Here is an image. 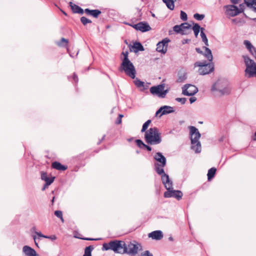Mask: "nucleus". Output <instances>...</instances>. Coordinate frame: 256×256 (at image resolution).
<instances>
[{"label": "nucleus", "mask_w": 256, "mask_h": 256, "mask_svg": "<svg viewBox=\"0 0 256 256\" xmlns=\"http://www.w3.org/2000/svg\"><path fill=\"white\" fill-rule=\"evenodd\" d=\"M194 17L195 19H196L198 20H202L204 18V15L202 14H199L198 13H196L194 14Z\"/></svg>", "instance_id": "obj_38"}, {"label": "nucleus", "mask_w": 256, "mask_h": 256, "mask_svg": "<svg viewBox=\"0 0 256 256\" xmlns=\"http://www.w3.org/2000/svg\"><path fill=\"white\" fill-rule=\"evenodd\" d=\"M136 145L140 148H143L145 144H144L141 140L139 139L136 140Z\"/></svg>", "instance_id": "obj_41"}, {"label": "nucleus", "mask_w": 256, "mask_h": 256, "mask_svg": "<svg viewBox=\"0 0 256 256\" xmlns=\"http://www.w3.org/2000/svg\"><path fill=\"white\" fill-rule=\"evenodd\" d=\"M145 142L148 144H160L162 142L161 133L156 127L150 128L144 134Z\"/></svg>", "instance_id": "obj_2"}, {"label": "nucleus", "mask_w": 256, "mask_h": 256, "mask_svg": "<svg viewBox=\"0 0 256 256\" xmlns=\"http://www.w3.org/2000/svg\"><path fill=\"white\" fill-rule=\"evenodd\" d=\"M204 28H202V32H200V35L202 38V40L204 43L205 45L206 46H208V40L206 38V34L204 32Z\"/></svg>", "instance_id": "obj_32"}, {"label": "nucleus", "mask_w": 256, "mask_h": 256, "mask_svg": "<svg viewBox=\"0 0 256 256\" xmlns=\"http://www.w3.org/2000/svg\"><path fill=\"white\" fill-rule=\"evenodd\" d=\"M202 48L205 50L204 53L199 48H196V50L198 53L204 55L208 61L212 62V60L213 56L211 50L206 46H203Z\"/></svg>", "instance_id": "obj_17"}, {"label": "nucleus", "mask_w": 256, "mask_h": 256, "mask_svg": "<svg viewBox=\"0 0 256 256\" xmlns=\"http://www.w3.org/2000/svg\"><path fill=\"white\" fill-rule=\"evenodd\" d=\"M134 28L136 30H139L141 32H146L151 30L150 25L146 22H142L135 24H129Z\"/></svg>", "instance_id": "obj_15"}, {"label": "nucleus", "mask_w": 256, "mask_h": 256, "mask_svg": "<svg viewBox=\"0 0 256 256\" xmlns=\"http://www.w3.org/2000/svg\"><path fill=\"white\" fill-rule=\"evenodd\" d=\"M80 22L83 25L86 26L88 24L92 23V22L91 20L88 19L85 16H82L80 18Z\"/></svg>", "instance_id": "obj_36"}, {"label": "nucleus", "mask_w": 256, "mask_h": 256, "mask_svg": "<svg viewBox=\"0 0 256 256\" xmlns=\"http://www.w3.org/2000/svg\"><path fill=\"white\" fill-rule=\"evenodd\" d=\"M162 114L159 116L160 117L162 116V115L169 114L174 112V108L172 106H162Z\"/></svg>", "instance_id": "obj_24"}, {"label": "nucleus", "mask_w": 256, "mask_h": 256, "mask_svg": "<svg viewBox=\"0 0 256 256\" xmlns=\"http://www.w3.org/2000/svg\"><path fill=\"white\" fill-rule=\"evenodd\" d=\"M244 4H240V8H238V9H240L241 8H242L243 10H244Z\"/></svg>", "instance_id": "obj_61"}, {"label": "nucleus", "mask_w": 256, "mask_h": 256, "mask_svg": "<svg viewBox=\"0 0 256 256\" xmlns=\"http://www.w3.org/2000/svg\"><path fill=\"white\" fill-rule=\"evenodd\" d=\"M182 93L184 96H192L198 92V88L191 84H186L182 88Z\"/></svg>", "instance_id": "obj_13"}, {"label": "nucleus", "mask_w": 256, "mask_h": 256, "mask_svg": "<svg viewBox=\"0 0 256 256\" xmlns=\"http://www.w3.org/2000/svg\"><path fill=\"white\" fill-rule=\"evenodd\" d=\"M144 148H145L147 150H148L149 152L152 150V148L147 144H145Z\"/></svg>", "instance_id": "obj_53"}, {"label": "nucleus", "mask_w": 256, "mask_h": 256, "mask_svg": "<svg viewBox=\"0 0 256 256\" xmlns=\"http://www.w3.org/2000/svg\"><path fill=\"white\" fill-rule=\"evenodd\" d=\"M190 41V40L188 39H184V40H182V44H186L188 43Z\"/></svg>", "instance_id": "obj_56"}, {"label": "nucleus", "mask_w": 256, "mask_h": 256, "mask_svg": "<svg viewBox=\"0 0 256 256\" xmlns=\"http://www.w3.org/2000/svg\"><path fill=\"white\" fill-rule=\"evenodd\" d=\"M248 50L251 53V54L256 58V48H255L253 46V48L249 49Z\"/></svg>", "instance_id": "obj_46"}, {"label": "nucleus", "mask_w": 256, "mask_h": 256, "mask_svg": "<svg viewBox=\"0 0 256 256\" xmlns=\"http://www.w3.org/2000/svg\"><path fill=\"white\" fill-rule=\"evenodd\" d=\"M165 88L164 84H160L156 86H152L150 91L153 95H156L159 98H164L168 92V90H164Z\"/></svg>", "instance_id": "obj_9"}, {"label": "nucleus", "mask_w": 256, "mask_h": 256, "mask_svg": "<svg viewBox=\"0 0 256 256\" xmlns=\"http://www.w3.org/2000/svg\"><path fill=\"white\" fill-rule=\"evenodd\" d=\"M189 129L192 144L191 148L196 153H199L202 150L201 144L199 141L201 134L195 126H190Z\"/></svg>", "instance_id": "obj_4"}, {"label": "nucleus", "mask_w": 256, "mask_h": 256, "mask_svg": "<svg viewBox=\"0 0 256 256\" xmlns=\"http://www.w3.org/2000/svg\"><path fill=\"white\" fill-rule=\"evenodd\" d=\"M232 22H235V23H236V22H238V20H237V19H236V18H235V19H233V20H232Z\"/></svg>", "instance_id": "obj_63"}, {"label": "nucleus", "mask_w": 256, "mask_h": 256, "mask_svg": "<svg viewBox=\"0 0 256 256\" xmlns=\"http://www.w3.org/2000/svg\"><path fill=\"white\" fill-rule=\"evenodd\" d=\"M154 158L158 162L154 164V170L158 174L164 173V168L166 164V158L163 156L162 154L160 152L156 153L154 156Z\"/></svg>", "instance_id": "obj_6"}, {"label": "nucleus", "mask_w": 256, "mask_h": 256, "mask_svg": "<svg viewBox=\"0 0 256 256\" xmlns=\"http://www.w3.org/2000/svg\"><path fill=\"white\" fill-rule=\"evenodd\" d=\"M196 100V98L195 97H191L190 98V104L194 102Z\"/></svg>", "instance_id": "obj_55"}, {"label": "nucleus", "mask_w": 256, "mask_h": 256, "mask_svg": "<svg viewBox=\"0 0 256 256\" xmlns=\"http://www.w3.org/2000/svg\"><path fill=\"white\" fill-rule=\"evenodd\" d=\"M248 7L249 8H250L252 9L253 12H256V2H254V4H252V6H248ZM251 20H252L254 21H256V18H251Z\"/></svg>", "instance_id": "obj_43"}, {"label": "nucleus", "mask_w": 256, "mask_h": 256, "mask_svg": "<svg viewBox=\"0 0 256 256\" xmlns=\"http://www.w3.org/2000/svg\"><path fill=\"white\" fill-rule=\"evenodd\" d=\"M132 48H133V50L134 52H137L138 51L144 50L143 46L140 42H135Z\"/></svg>", "instance_id": "obj_25"}, {"label": "nucleus", "mask_w": 256, "mask_h": 256, "mask_svg": "<svg viewBox=\"0 0 256 256\" xmlns=\"http://www.w3.org/2000/svg\"><path fill=\"white\" fill-rule=\"evenodd\" d=\"M216 171V169L215 168H212L208 170L207 176L208 181L210 180L214 176Z\"/></svg>", "instance_id": "obj_28"}, {"label": "nucleus", "mask_w": 256, "mask_h": 256, "mask_svg": "<svg viewBox=\"0 0 256 256\" xmlns=\"http://www.w3.org/2000/svg\"><path fill=\"white\" fill-rule=\"evenodd\" d=\"M152 120H148L146 122L142 125V128L141 130V132H146V130L150 125V124L151 123Z\"/></svg>", "instance_id": "obj_35"}, {"label": "nucleus", "mask_w": 256, "mask_h": 256, "mask_svg": "<svg viewBox=\"0 0 256 256\" xmlns=\"http://www.w3.org/2000/svg\"><path fill=\"white\" fill-rule=\"evenodd\" d=\"M49 238V239H50L52 240H56V237L54 235H52V236H48V238Z\"/></svg>", "instance_id": "obj_54"}, {"label": "nucleus", "mask_w": 256, "mask_h": 256, "mask_svg": "<svg viewBox=\"0 0 256 256\" xmlns=\"http://www.w3.org/2000/svg\"><path fill=\"white\" fill-rule=\"evenodd\" d=\"M82 239L86 240H100V238H82Z\"/></svg>", "instance_id": "obj_52"}, {"label": "nucleus", "mask_w": 256, "mask_h": 256, "mask_svg": "<svg viewBox=\"0 0 256 256\" xmlns=\"http://www.w3.org/2000/svg\"><path fill=\"white\" fill-rule=\"evenodd\" d=\"M122 54L124 55V58L122 61L130 60L128 58V51L123 52Z\"/></svg>", "instance_id": "obj_44"}, {"label": "nucleus", "mask_w": 256, "mask_h": 256, "mask_svg": "<svg viewBox=\"0 0 256 256\" xmlns=\"http://www.w3.org/2000/svg\"><path fill=\"white\" fill-rule=\"evenodd\" d=\"M180 17L184 21H186L188 19L187 14L182 10L180 11Z\"/></svg>", "instance_id": "obj_40"}, {"label": "nucleus", "mask_w": 256, "mask_h": 256, "mask_svg": "<svg viewBox=\"0 0 256 256\" xmlns=\"http://www.w3.org/2000/svg\"><path fill=\"white\" fill-rule=\"evenodd\" d=\"M34 240L35 244H36L38 247V242H36V236H34Z\"/></svg>", "instance_id": "obj_60"}, {"label": "nucleus", "mask_w": 256, "mask_h": 256, "mask_svg": "<svg viewBox=\"0 0 256 256\" xmlns=\"http://www.w3.org/2000/svg\"><path fill=\"white\" fill-rule=\"evenodd\" d=\"M224 8H226V14L229 16H235L241 12H243V9L241 8L238 9V6L233 5H226L224 6Z\"/></svg>", "instance_id": "obj_10"}, {"label": "nucleus", "mask_w": 256, "mask_h": 256, "mask_svg": "<svg viewBox=\"0 0 256 256\" xmlns=\"http://www.w3.org/2000/svg\"><path fill=\"white\" fill-rule=\"evenodd\" d=\"M134 79L135 80H134V83L137 88H143V90L145 89V88H144V82L141 81L138 78H135Z\"/></svg>", "instance_id": "obj_30"}, {"label": "nucleus", "mask_w": 256, "mask_h": 256, "mask_svg": "<svg viewBox=\"0 0 256 256\" xmlns=\"http://www.w3.org/2000/svg\"><path fill=\"white\" fill-rule=\"evenodd\" d=\"M36 234L39 236L41 238H47L48 236H44L40 232H36Z\"/></svg>", "instance_id": "obj_50"}, {"label": "nucleus", "mask_w": 256, "mask_h": 256, "mask_svg": "<svg viewBox=\"0 0 256 256\" xmlns=\"http://www.w3.org/2000/svg\"><path fill=\"white\" fill-rule=\"evenodd\" d=\"M69 5L73 12L79 14H83L84 10L80 6L73 4L72 2H70Z\"/></svg>", "instance_id": "obj_21"}, {"label": "nucleus", "mask_w": 256, "mask_h": 256, "mask_svg": "<svg viewBox=\"0 0 256 256\" xmlns=\"http://www.w3.org/2000/svg\"><path fill=\"white\" fill-rule=\"evenodd\" d=\"M120 71H124L132 79L136 77V70L133 64L130 60L122 61L119 68Z\"/></svg>", "instance_id": "obj_7"}, {"label": "nucleus", "mask_w": 256, "mask_h": 256, "mask_svg": "<svg viewBox=\"0 0 256 256\" xmlns=\"http://www.w3.org/2000/svg\"><path fill=\"white\" fill-rule=\"evenodd\" d=\"M72 78H73L75 82H78V76L75 73L74 74Z\"/></svg>", "instance_id": "obj_51"}, {"label": "nucleus", "mask_w": 256, "mask_h": 256, "mask_svg": "<svg viewBox=\"0 0 256 256\" xmlns=\"http://www.w3.org/2000/svg\"><path fill=\"white\" fill-rule=\"evenodd\" d=\"M211 90L216 96H222L229 95L231 92V88L227 80L219 79L212 84Z\"/></svg>", "instance_id": "obj_1"}, {"label": "nucleus", "mask_w": 256, "mask_h": 256, "mask_svg": "<svg viewBox=\"0 0 256 256\" xmlns=\"http://www.w3.org/2000/svg\"><path fill=\"white\" fill-rule=\"evenodd\" d=\"M54 196H53L52 198V200H51V202H52V204H53L54 202Z\"/></svg>", "instance_id": "obj_62"}, {"label": "nucleus", "mask_w": 256, "mask_h": 256, "mask_svg": "<svg viewBox=\"0 0 256 256\" xmlns=\"http://www.w3.org/2000/svg\"><path fill=\"white\" fill-rule=\"evenodd\" d=\"M176 0H162V2L166 5V7L170 10H172L174 8V2Z\"/></svg>", "instance_id": "obj_26"}, {"label": "nucleus", "mask_w": 256, "mask_h": 256, "mask_svg": "<svg viewBox=\"0 0 256 256\" xmlns=\"http://www.w3.org/2000/svg\"><path fill=\"white\" fill-rule=\"evenodd\" d=\"M204 28H200V26L198 24H194V26L192 27V30H194L195 36L196 38L198 34V33L200 31L202 32V30Z\"/></svg>", "instance_id": "obj_29"}, {"label": "nucleus", "mask_w": 256, "mask_h": 256, "mask_svg": "<svg viewBox=\"0 0 256 256\" xmlns=\"http://www.w3.org/2000/svg\"><path fill=\"white\" fill-rule=\"evenodd\" d=\"M244 4L247 6H252L254 2H256V0H244Z\"/></svg>", "instance_id": "obj_42"}, {"label": "nucleus", "mask_w": 256, "mask_h": 256, "mask_svg": "<svg viewBox=\"0 0 256 256\" xmlns=\"http://www.w3.org/2000/svg\"><path fill=\"white\" fill-rule=\"evenodd\" d=\"M138 244H128V248H127L126 252L130 255H134L138 253Z\"/></svg>", "instance_id": "obj_19"}, {"label": "nucleus", "mask_w": 256, "mask_h": 256, "mask_svg": "<svg viewBox=\"0 0 256 256\" xmlns=\"http://www.w3.org/2000/svg\"><path fill=\"white\" fill-rule=\"evenodd\" d=\"M231 2L234 4H237L239 0H230Z\"/></svg>", "instance_id": "obj_59"}, {"label": "nucleus", "mask_w": 256, "mask_h": 256, "mask_svg": "<svg viewBox=\"0 0 256 256\" xmlns=\"http://www.w3.org/2000/svg\"><path fill=\"white\" fill-rule=\"evenodd\" d=\"M52 168L56 169L57 170L62 171L66 170L68 168L67 166L62 165L58 162H53L52 163Z\"/></svg>", "instance_id": "obj_23"}, {"label": "nucleus", "mask_w": 256, "mask_h": 256, "mask_svg": "<svg viewBox=\"0 0 256 256\" xmlns=\"http://www.w3.org/2000/svg\"><path fill=\"white\" fill-rule=\"evenodd\" d=\"M140 256H153V255L148 250H146Z\"/></svg>", "instance_id": "obj_47"}, {"label": "nucleus", "mask_w": 256, "mask_h": 256, "mask_svg": "<svg viewBox=\"0 0 256 256\" xmlns=\"http://www.w3.org/2000/svg\"><path fill=\"white\" fill-rule=\"evenodd\" d=\"M102 249V250H111L116 253L124 254L126 252L127 247L124 242L116 240L104 243Z\"/></svg>", "instance_id": "obj_3"}, {"label": "nucleus", "mask_w": 256, "mask_h": 256, "mask_svg": "<svg viewBox=\"0 0 256 256\" xmlns=\"http://www.w3.org/2000/svg\"><path fill=\"white\" fill-rule=\"evenodd\" d=\"M176 100L180 102L182 104H184L186 103V98H176Z\"/></svg>", "instance_id": "obj_45"}, {"label": "nucleus", "mask_w": 256, "mask_h": 256, "mask_svg": "<svg viewBox=\"0 0 256 256\" xmlns=\"http://www.w3.org/2000/svg\"><path fill=\"white\" fill-rule=\"evenodd\" d=\"M84 12L86 14L92 16L96 18H98V16L101 14V12L98 10H91L88 8L85 9Z\"/></svg>", "instance_id": "obj_22"}, {"label": "nucleus", "mask_w": 256, "mask_h": 256, "mask_svg": "<svg viewBox=\"0 0 256 256\" xmlns=\"http://www.w3.org/2000/svg\"><path fill=\"white\" fill-rule=\"evenodd\" d=\"M122 122V120L118 118L116 123L118 124H121Z\"/></svg>", "instance_id": "obj_57"}, {"label": "nucleus", "mask_w": 256, "mask_h": 256, "mask_svg": "<svg viewBox=\"0 0 256 256\" xmlns=\"http://www.w3.org/2000/svg\"><path fill=\"white\" fill-rule=\"evenodd\" d=\"M244 44L248 50L250 48H253V46L252 44L250 41L245 40L244 42Z\"/></svg>", "instance_id": "obj_39"}, {"label": "nucleus", "mask_w": 256, "mask_h": 256, "mask_svg": "<svg viewBox=\"0 0 256 256\" xmlns=\"http://www.w3.org/2000/svg\"><path fill=\"white\" fill-rule=\"evenodd\" d=\"M161 176V180L162 183L164 186L165 188L167 189H170V188H172L173 186V182L172 180H170L168 175L164 172V173H162L161 174H158Z\"/></svg>", "instance_id": "obj_16"}, {"label": "nucleus", "mask_w": 256, "mask_h": 256, "mask_svg": "<svg viewBox=\"0 0 256 256\" xmlns=\"http://www.w3.org/2000/svg\"><path fill=\"white\" fill-rule=\"evenodd\" d=\"M191 28V25L187 22L181 24L180 25H176L173 27L174 31L176 34H180L182 35L187 34Z\"/></svg>", "instance_id": "obj_11"}, {"label": "nucleus", "mask_w": 256, "mask_h": 256, "mask_svg": "<svg viewBox=\"0 0 256 256\" xmlns=\"http://www.w3.org/2000/svg\"><path fill=\"white\" fill-rule=\"evenodd\" d=\"M54 214L58 218H60L62 222H64V220L62 217V212L61 210H56L54 212Z\"/></svg>", "instance_id": "obj_37"}, {"label": "nucleus", "mask_w": 256, "mask_h": 256, "mask_svg": "<svg viewBox=\"0 0 256 256\" xmlns=\"http://www.w3.org/2000/svg\"><path fill=\"white\" fill-rule=\"evenodd\" d=\"M68 42V40L62 38L60 42H56V44L60 46L66 47L67 46Z\"/></svg>", "instance_id": "obj_31"}, {"label": "nucleus", "mask_w": 256, "mask_h": 256, "mask_svg": "<svg viewBox=\"0 0 256 256\" xmlns=\"http://www.w3.org/2000/svg\"><path fill=\"white\" fill-rule=\"evenodd\" d=\"M50 182H48L47 183H46L44 186L42 187V190H46V188H47L48 187V186H49L50 185Z\"/></svg>", "instance_id": "obj_49"}, {"label": "nucleus", "mask_w": 256, "mask_h": 256, "mask_svg": "<svg viewBox=\"0 0 256 256\" xmlns=\"http://www.w3.org/2000/svg\"><path fill=\"white\" fill-rule=\"evenodd\" d=\"M162 106H161L156 112V116H158V115L160 114H162Z\"/></svg>", "instance_id": "obj_48"}, {"label": "nucleus", "mask_w": 256, "mask_h": 256, "mask_svg": "<svg viewBox=\"0 0 256 256\" xmlns=\"http://www.w3.org/2000/svg\"><path fill=\"white\" fill-rule=\"evenodd\" d=\"M41 178L42 180L45 181L46 183H47L48 182H50V184H52L54 181L55 177L53 176L51 178H48L46 172H42L41 173Z\"/></svg>", "instance_id": "obj_27"}, {"label": "nucleus", "mask_w": 256, "mask_h": 256, "mask_svg": "<svg viewBox=\"0 0 256 256\" xmlns=\"http://www.w3.org/2000/svg\"><path fill=\"white\" fill-rule=\"evenodd\" d=\"M106 137V135H104L102 137V139L100 140H99V142H98V144H99L101 143V142Z\"/></svg>", "instance_id": "obj_58"}, {"label": "nucleus", "mask_w": 256, "mask_h": 256, "mask_svg": "<svg viewBox=\"0 0 256 256\" xmlns=\"http://www.w3.org/2000/svg\"><path fill=\"white\" fill-rule=\"evenodd\" d=\"M168 240H170V241H173L174 240V238L172 236H170L168 238Z\"/></svg>", "instance_id": "obj_64"}, {"label": "nucleus", "mask_w": 256, "mask_h": 256, "mask_svg": "<svg viewBox=\"0 0 256 256\" xmlns=\"http://www.w3.org/2000/svg\"><path fill=\"white\" fill-rule=\"evenodd\" d=\"M242 58L246 66L245 76L248 78L256 76V63L247 56H243Z\"/></svg>", "instance_id": "obj_5"}, {"label": "nucleus", "mask_w": 256, "mask_h": 256, "mask_svg": "<svg viewBox=\"0 0 256 256\" xmlns=\"http://www.w3.org/2000/svg\"><path fill=\"white\" fill-rule=\"evenodd\" d=\"M182 192L180 190H173V187L170 189H167V191L165 192L164 194V197L166 198H174L178 200L182 199Z\"/></svg>", "instance_id": "obj_12"}, {"label": "nucleus", "mask_w": 256, "mask_h": 256, "mask_svg": "<svg viewBox=\"0 0 256 256\" xmlns=\"http://www.w3.org/2000/svg\"><path fill=\"white\" fill-rule=\"evenodd\" d=\"M148 237L152 238L153 240H160L163 237V234L160 230H155L148 234Z\"/></svg>", "instance_id": "obj_20"}, {"label": "nucleus", "mask_w": 256, "mask_h": 256, "mask_svg": "<svg viewBox=\"0 0 256 256\" xmlns=\"http://www.w3.org/2000/svg\"><path fill=\"white\" fill-rule=\"evenodd\" d=\"M186 79V74L185 73H179L178 74V78L176 82H182Z\"/></svg>", "instance_id": "obj_33"}, {"label": "nucleus", "mask_w": 256, "mask_h": 256, "mask_svg": "<svg viewBox=\"0 0 256 256\" xmlns=\"http://www.w3.org/2000/svg\"><path fill=\"white\" fill-rule=\"evenodd\" d=\"M94 249V247L93 246H89L86 248L84 250V254L85 255L92 256V252Z\"/></svg>", "instance_id": "obj_34"}, {"label": "nucleus", "mask_w": 256, "mask_h": 256, "mask_svg": "<svg viewBox=\"0 0 256 256\" xmlns=\"http://www.w3.org/2000/svg\"><path fill=\"white\" fill-rule=\"evenodd\" d=\"M24 256H38L35 250L29 246H24L22 248Z\"/></svg>", "instance_id": "obj_18"}, {"label": "nucleus", "mask_w": 256, "mask_h": 256, "mask_svg": "<svg viewBox=\"0 0 256 256\" xmlns=\"http://www.w3.org/2000/svg\"><path fill=\"white\" fill-rule=\"evenodd\" d=\"M170 42V40L168 38H165L156 44V50L162 54H166L168 50V43Z\"/></svg>", "instance_id": "obj_14"}, {"label": "nucleus", "mask_w": 256, "mask_h": 256, "mask_svg": "<svg viewBox=\"0 0 256 256\" xmlns=\"http://www.w3.org/2000/svg\"><path fill=\"white\" fill-rule=\"evenodd\" d=\"M195 66H199L198 72L201 75H205L212 72L214 70L212 64H207L206 61L196 62L194 64Z\"/></svg>", "instance_id": "obj_8"}]
</instances>
